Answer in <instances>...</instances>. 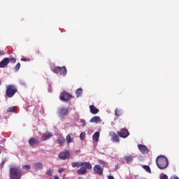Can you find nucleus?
<instances>
[{"mask_svg":"<svg viewBox=\"0 0 179 179\" xmlns=\"http://www.w3.org/2000/svg\"><path fill=\"white\" fill-rule=\"evenodd\" d=\"M22 178V171L20 166H12L10 168V179Z\"/></svg>","mask_w":179,"mask_h":179,"instance_id":"1","label":"nucleus"},{"mask_svg":"<svg viewBox=\"0 0 179 179\" xmlns=\"http://www.w3.org/2000/svg\"><path fill=\"white\" fill-rule=\"evenodd\" d=\"M157 166L161 170H164V169H167L169 166V159L164 156H159L156 160Z\"/></svg>","mask_w":179,"mask_h":179,"instance_id":"2","label":"nucleus"},{"mask_svg":"<svg viewBox=\"0 0 179 179\" xmlns=\"http://www.w3.org/2000/svg\"><path fill=\"white\" fill-rule=\"evenodd\" d=\"M72 167H85L86 169L90 170L92 169V164H90L89 162H73Z\"/></svg>","mask_w":179,"mask_h":179,"instance_id":"3","label":"nucleus"},{"mask_svg":"<svg viewBox=\"0 0 179 179\" xmlns=\"http://www.w3.org/2000/svg\"><path fill=\"white\" fill-rule=\"evenodd\" d=\"M17 92V89L13 85H8L7 86V90H6V94L8 97H13L15 96V93Z\"/></svg>","mask_w":179,"mask_h":179,"instance_id":"4","label":"nucleus"},{"mask_svg":"<svg viewBox=\"0 0 179 179\" xmlns=\"http://www.w3.org/2000/svg\"><path fill=\"white\" fill-rule=\"evenodd\" d=\"M52 71L55 73H59V75H62V76H65L66 75V68L65 66L63 67H57L55 69H52Z\"/></svg>","mask_w":179,"mask_h":179,"instance_id":"5","label":"nucleus"},{"mask_svg":"<svg viewBox=\"0 0 179 179\" xmlns=\"http://www.w3.org/2000/svg\"><path fill=\"white\" fill-rule=\"evenodd\" d=\"M72 96L71 94H68L66 92H63L60 94V99L62 100L63 101H68L69 99H71Z\"/></svg>","mask_w":179,"mask_h":179,"instance_id":"6","label":"nucleus"},{"mask_svg":"<svg viewBox=\"0 0 179 179\" xmlns=\"http://www.w3.org/2000/svg\"><path fill=\"white\" fill-rule=\"evenodd\" d=\"M70 156L69 151H64L59 153V157L62 160H66Z\"/></svg>","mask_w":179,"mask_h":179,"instance_id":"7","label":"nucleus"},{"mask_svg":"<svg viewBox=\"0 0 179 179\" xmlns=\"http://www.w3.org/2000/svg\"><path fill=\"white\" fill-rule=\"evenodd\" d=\"M94 171L99 176H103V168L99 164H96L94 167Z\"/></svg>","mask_w":179,"mask_h":179,"instance_id":"8","label":"nucleus"},{"mask_svg":"<svg viewBox=\"0 0 179 179\" xmlns=\"http://www.w3.org/2000/svg\"><path fill=\"white\" fill-rule=\"evenodd\" d=\"M117 134L121 138H127L129 136V131H128V130L125 129H121V131H119Z\"/></svg>","mask_w":179,"mask_h":179,"instance_id":"9","label":"nucleus"},{"mask_svg":"<svg viewBox=\"0 0 179 179\" xmlns=\"http://www.w3.org/2000/svg\"><path fill=\"white\" fill-rule=\"evenodd\" d=\"M138 148L140 152H141V153H143V155H146V153H149V149H148V147H146L145 145L140 144L138 145Z\"/></svg>","mask_w":179,"mask_h":179,"instance_id":"10","label":"nucleus"},{"mask_svg":"<svg viewBox=\"0 0 179 179\" xmlns=\"http://www.w3.org/2000/svg\"><path fill=\"white\" fill-rule=\"evenodd\" d=\"M8 64H9V58H4L0 62V68H6V66H7Z\"/></svg>","mask_w":179,"mask_h":179,"instance_id":"11","label":"nucleus"},{"mask_svg":"<svg viewBox=\"0 0 179 179\" xmlns=\"http://www.w3.org/2000/svg\"><path fill=\"white\" fill-rule=\"evenodd\" d=\"M101 122V119L99 116H94L90 120V122H92L94 124H99Z\"/></svg>","mask_w":179,"mask_h":179,"instance_id":"12","label":"nucleus"},{"mask_svg":"<svg viewBox=\"0 0 179 179\" xmlns=\"http://www.w3.org/2000/svg\"><path fill=\"white\" fill-rule=\"evenodd\" d=\"M51 137H52V134L46 132L42 135L41 139L42 141H47V139H50Z\"/></svg>","mask_w":179,"mask_h":179,"instance_id":"13","label":"nucleus"},{"mask_svg":"<svg viewBox=\"0 0 179 179\" xmlns=\"http://www.w3.org/2000/svg\"><path fill=\"white\" fill-rule=\"evenodd\" d=\"M110 136H111V140L113 142H120V138L118 136L114 133H110Z\"/></svg>","mask_w":179,"mask_h":179,"instance_id":"14","label":"nucleus"},{"mask_svg":"<svg viewBox=\"0 0 179 179\" xmlns=\"http://www.w3.org/2000/svg\"><path fill=\"white\" fill-rule=\"evenodd\" d=\"M33 169L34 170H41L43 169V164L41 162H36L34 164Z\"/></svg>","mask_w":179,"mask_h":179,"instance_id":"15","label":"nucleus"},{"mask_svg":"<svg viewBox=\"0 0 179 179\" xmlns=\"http://www.w3.org/2000/svg\"><path fill=\"white\" fill-rule=\"evenodd\" d=\"M29 143L30 146H34L36 145H38V141L34 138H31L29 141Z\"/></svg>","mask_w":179,"mask_h":179,"instance_id":"16","label":"nucleus"},{"mask_svg":"<svg viewBox=\"0 0 179 179\" xmlns=\"http://www.w3.org/2000/svg\"><path fill=\"white\" fill-rule=\"evenodd\" d=\"M87 169H89V168L81 166V168L77 171V174H79L80 176L85 174L87 171L86 170Z\"/></svg>","mask_w":179,"mask_h":179,"instance_id":"17","label":"nucleus"},{"mask_svg":"<svg viewBox=\"0 0 179 179\" xmlns=\"http://www.w3.org/2000/svg\"><path fill=\"white\" fill-rule=\"evenodd\" d=\"M59 114L60 117H64V115H66V114H68V109H66V108L59 109Z\"/></svg>","mask_w":179,"mask_h":179,"instance_id":"18","label":"nucleus"},{"mask_svg":"<svg viewBox=\"0 0 179 179\" xmlns=\"http://www.w3.org/2000/svg\"><path fill=\"white\" fill-rule=\"evenodd\" d=\"M100 138V132L96 131L92 136V139L94 142H99V138Z\"/></svg>","mask_w":179,"mask_h":179,"instance_id":"19","label":"nucleus"},{"mask_svg":"<svg viewBox=\"0 0 179 179\" xmlns=\"http://www.w3.org/2000/svg\"><path fill=\"white\" fill-rule=\"evenodd\" d=\"M57 143H59V145H64V143H65V138H64L63 136L62 135L58 136Z\"/></svg>","mask_w":179,"mask_h":179,"instance_id":"20","label":"nucleus"},{"mask_svg":"<svg viewBox=\"0 0 179 179\" xmlns=\"http://www.w3.org/2000/svg\"><path fill=\"white\" fill-rule=\"evenodd\" d=\"M90 109L92 114H97V113H99V109H97V108L93 105L90 106Z\"/></svg>","mask_w":179,"mask_h":179,"instance_id":"21","label":"nucleus"},{"mask_svg":"<svg viewBox=\"0 0 179 179\" xmlns=\"http://www.w3.org/2000/svg\"><path fill=\"white\" fill-rule=\"evenodd\" d=\"M66 141L68 144L69 143H73V138L71 136V134H68L66 137Z\"/></svg>","mask_w":179,"mask_h":179,"instance_id":"22","label":"nucleus"},{"mask_svg":"<svg viewBox=\"0 0 179 179\" xmlns=\"http://www.w3.org/2000/svg\"><path fill=\"white\" fill-rule=\"evenodd\" d=\"M125 160L127 163H132V161L134 160V157H132V155L126 156Z\"/></svg>","mask_w":179,"mask_h":179,"instance_id":"23","label":"nucleus"},{"mask_svg":"<svg viewBox=\"0 0 179 179\" xmlns=\"http://www.w3.org/2000/svg\"><path fill=\"white\" fill-rule=\"evenodd\" d=\"M143 169L147 171V173H152V171L150 170V166L148 165L143 166Z\"/></svg>","mask_w":179,"mask_h":179,"instance_id":"24","label":"nucleus"},{"mask_svg":"<svg viewBox=\"0 0 179 179\" xmlns=\"http://www.w3.org/2000/svg\"><path fill=\"white\" fill-rule=\"evenodd\" d=\"M83 92V90H82V88H78L76 92L77 94V97H80V96H82Z\"/></svg>","mask_w":179,"mask_h":179,"instance_id":"25","label":"nucleus"},{"mask_svg":"<svg viewBox=\"0 0 179 179\" xmlns=\"http://www.w3.org/2000/svg\"><path fill=\"white\" fill-rule=\"evenodd\" d=\"M16 111L15 107H10L7 109V113H15Z\"/></svg>","mask_w":179,"mask_h":179,"instance_id":"26","label":"nucleus"},{"mask_svg":"<svg viewBox=\"0 0 179 179\" xmlns=\"http://www.w3.org/2000/svg\"><path fill=\"white\" fill-rule=\"evenodd\" d=\"M159 178L160 179H169V177L167 176V175H166L164 173H161Z\"/></svg>","mask_w":179,"mask_h":179,"instance_id":"27","label":"nucleus"},{"mask_svg":"<svg viewBox=\"0 0 179 179\" xmlns=\"http://www.w3.org/2000/svg\"><path fill=\"white\" fill-rule=\"evenodd\" d=\"M85 137H86V133L82 132L80 134V138L81 141H83V139H85Z\"/></svg>","mask_w":179,"mask_h":179,"instance_id":"28","label":"nucleus"},{"mask_svg":"<svg viewBox=\"0 0 179 179\" xmlns=\"http://www.w3.org/2000/svg\"><path fill=\"white\" fill-rule=\"evenodd\" d=\"M15 71H19L20 69V63H17L15 67Z\"/></svg>","mask_w":179,"mask_h":179,"instance_id":"29","label":"nucleus"},{"mask_svg":"<svg viewBox=\"0 0 179 179\" xmlns=\"http://www.w3.org/2000/svg\"><path fill=\"white\" fill-rule=\"evenodd\" d=\"M52 173H54V171L52 169H49L47 174L48 176H52Z\"/></svg>","mask_w":179,"mask_h":179,"instance_id":"30","label":"nucleus"},{"mask_svg":"<svg viewBox=\"0 0 179 179\" xmlns=\"http://www.w3.org/2000/svg\"><path fill=\"white\" fill-rule=\"evenodd\" d=\"M9 62H11L12 64H15L16 62V59L10 58L9 59Z\"/></svg>","mask_w":179,"mask_h":179,"instance_id":"31","label":"nucleus"},{"mask_svg":"<svg viewBox=\"0 0 179 179\" xmlns=\"http://www.w3.org/2000/svg\"><path fill=\"white\" fill-rule=\"evenodd\" d=\"M22 169H26V170H30V165H24Z\"/></svg>","mask_w":179,"mask_h":179,"instance_id":"32","label":"nucleus"},{"mask_svg":"<svg viewBox=\"0 0 179 179\" xmlns=\"http://www.w3.org/2000/svg\"><path fill=\"white\" fill-rule=\"evenodd\" d=\"M80 122L83 124V127H86V122L85 120H80Z\"/></svg>","mask_w":179,"mask_h":179,"instance_id":"33","label":"nucleus"},{"mask_svg":"<svg viewBox=\"0 0 179 179\" xmlns=\"http://www.w3.org/2000/svg\"><path fill=\"white\" fill-rule=\"evenodd\" d=\"M64 171H65V169L64 168H61L58 170V173H59L61 174V173H64Z\"/></svg>","mask_w":179,"mask_h":179,"instance_id":"34","label":"nucleus"},{"mask_svg":"<svg viewBox=\"0 0 179 179\" xmlns=\"http://www.w3.org/2000/svg\"><path fill=\"white\" fill-rule=\"evenodd\" d=\"M116 115H121V114L120 113V110H118V109H116L115 111Z\"/></svg>","mask_w":179,"mask_h":179,"instance_id":"35","label":"nucleus"},{"mask_svg":"<svg viewBox=\"0 0 179 179\" xmlns=\"http://www.w3.org/2000/svg\"><path fill=\"white\" fill-rule=\"evenodd\" d=\"M99 164H106V162L104 161L99 160Z\"/></svg>","mask_w":179,"mask_h":179,"instance_id":"36","label":"nucleus"},{"mask_svg":"<svg viewBox=\"0 0 179 179\" xmlns=\"http://www.w3.org/2000/svg\"><path fill=\"white\" fill-rule=\"evenodd\" d=\"M170 179H179V178L177 177L176 176H173Z\"/></svg>","mask_w":179,"mask_h":179,"instance_id":"37","label":"nucleus"},{"mask_svg":"<svg viewBox=\"0 0 179 179\" xmlns=\"http://www.w3.org/2000/svg\"><path fill=\"white\" fill-rule=\"evenodd\" d=\"M108 179H114V176H108Z\"/></svg>","mask_w":179,"mask_h":179,"instance_id":"38","label":"nucleus"},{"mask_svg":"<svg viewBox=\"0 0 179 179\" xmlns=\"http://www.w3.org/2000/svg\"><path fill=\"white\" fill-rule=\"evenodd\" d=\"M3 164H5V162H2L0 164L1 167H3Z\"/></svg>","mask_w":179,"mask_h":179,"instance_id":"39","label":"nucleus"},{"mask_svg":"<svg viewBox=\"0 0 179 179\" xmlns=\"http://www.w3.org/2000/svg\"><path fill=\"white\" fill-rule=\"evenodd\" d=\"M5 52L2 50H0V55H3Z\"/></svg>","mask_w":179,"mask_h":179,"instance_id":"40","label":"nucleus"},{"mask_svg":"<svg viewBox=\"0 0 179 179\" xmlns=\"http://www.w3.org/2000/svg\"><path fill=\"white\" fill-rule=\"evenodd\" d=\"M53 179H59V177H58L57 176H55Z\"/></svg>","mask_w":179,"mask_h":179,"instance_id":"41","label":"nucleus"},{"mask_svg":"<svg viewBox=\"0 0 179 179\" xmlns=\"http://www.w3.org/2000/svg\"><path fill=\"white\" fill-rule=\"evenodd\" d=\"M21 61H26V59L22 58L21 59Z\"/></svg>","mask_w":179,"mask_h":179,"instance_id":"42","label":"nucleus"},{"mask_svg":"<svg viewBox=\"0 0 179 179\" xmlns=\"http://www.w3.org/2000/svg\"><path fill=\"white\" fill-rule=\"evenodd\" d=\"M0 85H1V81H0Z\"/></svg>","mask_w":179,"mask_h":179,"instance_id":"43","label":"nucleus"},{"mask_svg":"<svg viewBox=\"0 0 179 179\" xmlns=\"http://www.w3.org/2000/svg\"><path fill=\"white\" fill-rule=\"evenodd\" d=\"M0 153H1V150H0Z\"/></svg>","mask_w":179,"mask_h":179,"instance_id":"44","label":"nucleus"}]
</instances>
